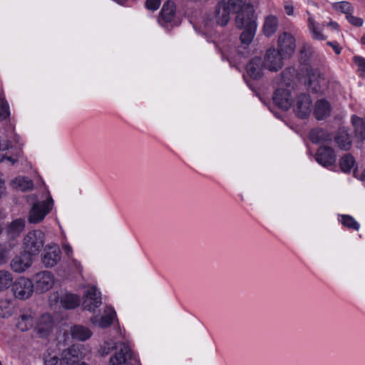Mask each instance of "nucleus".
Instances as JSON below:
<instances>
[{
  "label": "nucleus",
  "mask_w": 365,
  "mask_h": 365,
  "mask_svg": "<svg viewBox=\"0 0 365 365\" xmlns=\"http://www.w3.org/2000/svg\"><path fill=\"white\" fill-rule=\"evenodd\" d=\"M113 350H115V352L109 359L110 365H135L136 359L130 348L123 342L116 343L111 339L106 341L100 346L98 353L104 356Z\"/></svg>",
  "instance_id": "nucleus-1"
},
{
  "label": "nucleus",
  "mask_w": 365,
  "mask_h": 365,
  "mask_svg": "<svg viewBox=\"0 0 365 365\" xmlns=\"http://www.w3.org/2000/svg\"><path fill=\"white\" fill-rule=\"evenodd\" d=\"M53 200L51 197L45 200L34 202L29 211L28 220L30 223H39L52 210Z\"/></svg>",
  "instance_id": "nucleus-2"
},
{
  "label": "nucleus",
  "mask_w": 365,
  "mask_h": 365,
  "mask_svg": "<svg viewBox=\"0 0 365 365\" xmlns=\"http://www.w3.org/2000/svg\"><path fill=\"white\" fill-rule=\"evenodd\" d=\"M44 234L38 230L29 232L24 238V251L31 255H36L44 245Z\"/></svg>",
  "instance_id": "nucleus-3"
},
{
  "label": "nucleus",
  "mask_w": 365,
  "mask_h": 365,
  "mask_svg": "<svg viewBox=\"0 0 365 365\" xmlns=\"http://www.w3.org/2000/svg\"><path fill=\"white\" fill-rule=\"evenodd\" d=\"M11 290L16 298L26 299L34 292V283L29 279L21 277L14 282Z\"/></svg>",
  "instance_id": "nucleus-4"
},
{
  "label": "nucleus",
  "mask_w": 365,
  "mask_h": 365,
  "mask_svg": "<svg viewBox=\"0 0 365 365\" xmlns=\"http://www.w3.org/2000/svg\"><path fill=\"white\" fill-rule=\"evenodd\" d=\"M327 81L324 76L318 69L310 68L307 71L308 89L314 93H321L326 87Z\"/></svg>",
  "instance_id": "nucleus-5"
},
{
  "label": "nucleus",
  "mask_w": 365,
  "mask_h": 365,
  "mask_svg": "<svg viewBox=\"0 0 365 365\" xmlns=\"http://www.w3.org/2000/svg\"><path fill=\"white\" fill-rule=\"evenodd\" d=\"M285 58L274 48H269L264 57V67L271 71H277L283 66Z\"/></svg>",
  "instance_id": "nucleus-6"
},
{
  "label": "nucleus",
  "mask_w": 365,
  "mask_h": 365,
  "mask_svg": "<svg viewBox=\"0 0 365 365\" xmlns=\"http://www.w3.org/2000/svg\"><path fill=\"white\" fill-rule=\"evenodd\" d=\"M277 45V50L284 58H289L296 49L295 38L288 32H284L279 35Z\"/></svg>",
  "instance_id": "nucleus-7"
},
{
  "label": "nucleus",
  "mask_w": 365,
  "mask_h": 365,
  "mask_svg": "<svg viewBox=\"0 0 365 365\" xmlns=\"http://www.w3.org/2000/svg\"><path fill=\"white\" fill-rule=\"evenodd\" d=\"M34 289L36 292L42 293L49 290L53 285L54 277L51 272L43 271L34 277Z\"/></svg>",
  "instance_id": "nucleus-8"
},
{
  "label": "nucleus",
  "mask_w": 365,
  "mask_h": 365,
  "mask_svg": "<svg viewBox=\"0 0 365 365\" xmlns=\"http://www.w3.org/2000/svg\"><path fill=\"white\" fill-rule=\"evenodd\" d=\"M236 14L235 23L238 29L249 27L251 22L257 24L255 11L253 6L250 4L244 6V8Z\"/></svg>",
  "instance_id": "nucleus-9"
},
{
  "label": "nucleus",
  "mask_w": 365,
  "mask_h": 365,
  "mask_svg": "<svg viewBox=\"0 0 365 365\" xmlns=\"http://www.w3.org/2000/svg\"><path fill=\"white\" fill-rule=\"evenodd\" d=\"M312 100L309 94L301 93L297 97L294 110L300 118H306L312 111Z\"/></svg>",
  "instance_id": "nucleus-10"
},
{
  "label": "nucleus",
  "mask_w": 365,
  "mask_h": 365,
  "mask_svg": "<svg viewBox=\"0 0 365 365\" xmlns=\"http://www.w3.org/2000/svg\"><path fill=\"white\" fill-rule=\"evenodd\" d=\"M315 160L325 168L331 167L336 162L334 150L329 146H321L315 154Z\"/></svg>",
  "instance_id": "nucleus-11"
},
{
  "label": "nucleus",
  "mask_w": 365,
  "mask_h": 365,
  "mask_svg": "<svg viewBox=\"0 0 365 365\" xmlns=\"http://www.w3.org/2000/svg\"><path fill=\"white\" fill-rule=\"evenodd\" d=\"M272 99L274 104L283 110H287L292 103L290 91L288 88H279L276 89Z\"/></svg>",
  "instance_id": "nucleus-12"
},
{
  "label": "nucleus",
  "mask_w": 365,
  "mask_h": 365,
  "mask_svg": "<svg viewBox=\"0 0 365 365\" xmlns=\"http://www.w3.org/2000/svg\"><path fill=\"white\" fill-rule=\"evenodd\" d=\"M61 255V252L57 245H48L46 247L45 252L42 255V263L48 268L53 267L60 261Z\"/></svg>",
  "instance_id": "nucleus-13"
},
{
  "label": "nucleus",
  "mask_w": 365,
  "mask_h": 365,
  "mask_svg": "<svg viewBox=\"0 0 365 365\" xmlns=\"http://www.w3.org/2000/svg\"><path fill=\"white\" fill-rule=\"evenodd\" d=\"M83 298V307L88 311H93L101 304V293L95 287L87 289Z\"/></svg>",
  "instance_id": "nucleus-14"
},
{
  "label": "nucleus",
  "mask_w": 365,
  "mask_h": 365,
  "mask_svg": "<svg viewBox=\"0 0 365 365\" xmlns=\"http://www.w3.org/2000/svg\"><path fill=\"white\" fill-rule=\"evenodd\" d=\"M30 254L26 252H21L16 255L11 262V267L16 272H23L31 267L32 259Z\"/></svg>",
  "instance_id": "nucleus-15"
},
{
  "label": "nucleus",
  "mask_w": 365,
  "mask_h": 365,
  "mask_svg": "<svg viewBox=\"0 0 365 365\" xmlns=\"http://www.w3.org/2000/svg\"><path fill=\"white\" fill-rule=\"evenodd\" d=\"M83 357V352L80 348L74 345L63 350L61 353V361L66 364H79Z\"/></svg>",
  "instance_id": "nucleus-16"
},
{
  "label": "nucleus",
  "mask_w": 365,
  "mask_h": 365,
  "mask_svg": "<svg viewBox=\"0 0 365 365\" xmlns=\"http://www.w3.org/2000/svg\"><path fill=\"white\" fill-rule=\"evenodd\" d=\"M53 327V322L52 317L50 314H44L38 320L35 327V331L40 337L44 338L50 334L52 331Z\"/></svg>",
  "instance_id": "nucleus-17"
},
{
  "label": "nucleus",
  "mask_w": 365,
  "mask_h": 365,
  "mask_svg": "<svg viewBox=\"0 0 365 365\" xmlns=\"http://www.w3.org/2000/svg\"><path fill=\"white\" fill-rule=\"evenodd\" d=\"M175 16V5L171 0H168L163 6L158 17V22L163 26H166L168 23H171Z\"/></svg>",
  "instance_id": "nucleus-18"
},
{
  "label": "nucleus",
  "mask_w": 365,
  "mask_h": 365,
  "mask_svg": "<svg viewBox=\"0 0 365 365\" xmlns=\"http://www.w3.org/2000/svg\"><path fill=\"white\" fill-rule=\"evenodd\" d=\"M264 62L258 56L252 58L247 64L246 70L249 76L252 79H259L262 76Z\"/></svg>",
  "instance_id": "nucleus-19"
},
{
  "label": "nucleus",
  "mask_w": 365,
  "mask_h": 365,
  "mask_svg": "<svg viewBox=\"0 0 365 365\" xmlns=\"http://www.w3.org/2000/svg\"><path fill=\"white\" fill-rule=\"evenodd\" d=\"M331 113V105L325 99L318 100L314 108V115L317 120H323L329 116Z\"/></svg>",
  "instance_id": "nucleus-20"
},
{
  "label": "nucleus",
  "mask_w": 365,
  "mask_h": 365,
  "mask_svg": "<svg viewBox=\"0 0 365 365\" xmlns=\"http://www.w3.org/2000/svg\"><path fill=\"white\" fill-rule=\"evenodd\" d=\"M228 7L225 2H220L215 9V19L217 24L225 26L230 21V13Z\"/></svg>",
  "instance_id": "nucleus-21"
},
{
  "label": "nucleus",
  "mask_w": 365,
  "mask_h": 365,
  "mask_svg": "<svg viewBox=\"0 0 365 365\" xmlns=\"http://www.w3.org/2000/svg\"><path fill=\"white\" fill-rule=\"evenodd\" d=\"M334 140L341 150H348L351 146V136L348 133V130L345 128L339 129L334 138Z\"/></svg>",
  "instance_id": "nucleus-22"
},
{
  "label": "nucleus",
  "mask_w": 365,
  "mask_h": 365,
  "mask_svg": "<svg viewBox=\"0 0 365 365\" xmlns=\"http://www.w3.org/2000/svg\"><path fill=\"white\" fill-rule=\"evenodd\" d=\"M70 333L73 339L82 341L88 339L92 335L88 328L78 324L71 327Z\"/></svg>",
  "instance_id": "nucleus-23"
},
{
  "label": "nucleus",
  "mask_w": 365,
  "mask_h": 365,
  "mask_svg": "<svg viewBox=\"0 0 365 365\" xmlns=\"http://www.w3.org/2000/svg\"><path fill=\"white\" fill-rule=\"evenodd\" d=\"M310 140L315 144L328 143L331 140V135L324 129L314 128L309 135Z\"/></svg>",
  "instance_id": "nucleus-24"
},
{
  "label": "nucleus",
  "mask_w": 365,
  "mask_h": 365,
  "mask_svg": "<svg viewBox=\"0 0 365 365\" xmlns=\"http://www.w3.org/2000/svg\"><path fill=\"white\" fill-rule=\"evenodd\" d=\"M34 323V316L31 313H24L20 315L16 327L21 331H26L33 327Z\"/></svg>",
  "instance_id": "nucleus-25"
},
{
  "label": "nucleus",
  "mask_w": 365,
  "mask_h": 365,
  "mask_svg": "<svg viewBox=\"0 0 365 365\" xmlns=\"http://www.w3.org/2000/svg\"><path fill=\"white\" fill-rule=\"evenodd\" d=\"M24 220L23 219H16L8 226L7 234L11 238H15L24 230Z\"/></svg>",
  "instance_id": "nucleus-26"
},
{
  "label": "nucleus",
  "mask_w": 365,
  "mask_h": 365,
  "mask_svg": "<svg viewBox=\"0 0 365 365\" xmlns=\"http://www.w3.org/2000/svg\"><path fill=\"white\" fill-rule=\"evenodd\" d=\"M243 31L240 34V39L241 43L245 45H249L253 40L257 29V24L251 22L249 27L242 28Z\"/></svg>",
  "instance_id": "nucleus-27"
},
{
  "label": "nucleus",
  "mask_w": 365,
  "mask_h": 365,
  "mask_svg": "<svg viewBox=\"0 0 365 365\" xmlns=\"http://www.w3.org/2000/svg\"><path fill=\"white\" fill-rule=\"evenodd\" d=\"M278 27V20L274 16H269L265 19L264 26H263V32L266 36H272Z\"/></svg>",
  "instance_id": "nucleus-28"
},
{
  "label": "nucleus",
  "mask_w": 365,
  "mask_h": 365,
  "mask_svg": "<svg viewBox=\"0 0 365 365\" xmlns=\"http://www.w3.org/2000/svg\"><path fill=\"white\" fill-rule=\"evenodd\" d=\"M351 123L354 128L355 135L357 138L363 140L365 139V123L362 118L353 115Z\"/></svg>",
  "instance_id": "nucleus-29"
},
{
  "label": "nucleus",
  "mask_w": 365,
  "mask_h": 365,
  "mask_svg": "<svg viewBox=\"0 0 365 365\" xmlns=\"http://www.w3.org/2000/svg\"><path fill=\"white\" fill-rule=\"evenodd\" d=\"M13 185L21 191H28L33 189L34 183L28 178L19 177L13 181Z\"/></svg>",
  "instance_id": "nucleus-30"
},
{
  "label": "nucleus",
  "mask_w": 365,
  "mask_h": 365,
  "mask_svg": "<svg viewBox=\"0 0 365 365\" xmlns=\"http://www.w3.org/2000/svg\"><path fill=\"white\" fill-rule=\"evenodd\" d=\"M61 302L66 309H73L79 304V298L72 294H66L61 299Z\"/></svg>",
  "instance_id": "nucleus-31"
},
{
  "label": "nucleus",
  "mask_w": 365,
  "mask_h": 365,
  "mask_svg": "<svg viewBox=\"0 0 365 365\" xmlns=\"http://www.w3.org/2000/svg\"><path fill=\"white\" fill-rule=\"evenodd\" d=\"M355 160L350 154L344 155L339 160V167L341 171L349 172L354 165Z\"/></svg>",
  "instance_id": "nucleus-32"
},
{
  "label": "nucleus",
  "mask_w": 365,
  "mask_h": 365,
  "mask_svg": "<svg viewBox=\"0 0 365 365\" xmlns=\"http://www.w3.org/2000/svg\"><path fill=\"white\" fill-rule=\"evenodd\" d=\"M13 282L11 274L5 270H0V291L8 289Z\"/></svg>",
  "instance_id": "nucleus-33"
},
{
  "label": "nucleus",
  "mask_w": 365,
  "mask_h": 365,
  "mask_svg": "<svg viewBox=\"0 0 365 365\" xmlns=\"http://www.w3.org/2000/svg\"><path fill=\"white\" fill-rule=\"evenodd\" d=\"M333 7L336 11H340L346 14V16L349 15L353 10L352 6L348 1H341L335 3L333 4Z\"/></svg>",
  "instance_id": "nucleus-34"
},
{
  "label": "nucleus",
  "mask_w": 365,
  "mask_h": 365,
  "mask_svg": "<svg viewBox=\"0 0 365 365\" xmlns=\"http://www.w3.org/2000/svg\"><path fill=\"white\" fill-rule=\"evenodd\" d=\"M115 317V312L113 310H110V312L105 315L102 316L98 325L101 328H106L109 327Z\"/></svg>",
  "instance_id": "nucleus-35"
},
{
  "label": "nucleus",
  "mask_w": 365,
  "mask_h": 365,
  "mask_svg": "<svg viewBox=\"0 0 365 365\" xmlns=\"http://www.w3.org/2000/svg\"><path fill=\"white\" fill-rule=\"evenodd\" d=\"M226 5L229 10L237 13L241 11L244 6L247 4H245V0H228Z\"/></svg>",
  "instance_id": "nucleus-36"
},
{
  "label": "nucleus",
  "mask_w": 365,
  "mask_h": 365,
  "mask_svg": "<svg viewBox=\"0 0 365 365\" xmlns=\"http://www.w3.org/2000/svg\"><path fill=\"white\" fill-rule=\"evenodd\" d=\"M341 222L342 225L348 228L358 230L359 228V223L350 215H341Z\"/></svg>",
  "instance_id": "nucleus-37"
},
{
  "label": "nucleus",
  "mask_w": 365,
  "mask_h": 365,
  "mask_svg": "<svg viewBox=\"0 0 365 365\" xmlns=\"http://www.w3.org/2000/svg\"><path fill=\"white\" fill-rule=\"evenodd\" d=\"M312 53V48L307 44H304L299 51V58L303 63H306Z\"/></svg>",
  "instance_id": "nucleus-38"
},
{
  "label": "nucleus",
  "mask_w": 365,
  "mask_h": 365,
  "mask_svg": "<svg viewBox=\"0 0 365 365\" xmlns=\"http://www.w3.org/2000/svg\"><path fill=\"white\" fill-rule=\"evenodd\" d=\"M354 63L358 66V71L361 77L365 74V60L362 57L355 56L353 58Z\"/></svg>",
  "instance_id": "nucleus-39"
},
{
  "label": "nucleus",
  "mask_w": 365,
  "mask_h": 365,
  "mask_svg": "<svg viewBox=\"0 0 365 365\" xmlns=\"http://www.w3.org/2000/svg\"><path fill=\"white\" fill-rule=\"evenodd\" d=\"M10 248L0 245V264H4L7 262L9 258Z\"/></svg>",
  "instance_id": "nucleus-40"
},
{
  "label": "nucleus",
  "mask_w": 365,
  "mask_h": 365,
  "mask_svg": "<svg viewBox=\"0 0 365 365\" xmlns=\"http://www.w3.org/2000/svg\"><path fill=\"white\" fill-rule=\"evenodd\" d=\"M9 115V106L7 103L0 99V120L5 119Z\"/></svg>",
  "instance_id": "nucleus-41"
},
{
  "label": "nucleus",
  "mask_w": 365,
  "mask_h": 365,
  "mask_svg": "<svg viewBox=\"0 0 365 365\" xmlns=\"http://www.w3.org/2000/svg\"><path fill=\"white\" fill-rule=\"evenodd\" d=\"M346 18L349 21V22L354 26L359 27L361 26L364 24L363 19L354 16L353 15H351V13L347 16H346Z\"/></svg>",
  "instance_id": "nucleus-42"
},
{
  "label": "nucleus",
  "mask_w": 365,
  "mask_h": 365,
  "mask_svg": "<svg viewBox=\"0 0 365 365\" xmlns=\"http://www.w3.org/2000/svg\"><path fill=\"white\" fill-rule=\"evenodd\" d=\"M292 76L289 70L284 71L282 73V84L289 86L292 81Z\"/></svg>",
  "instance_id": "nucleus-43"
},
{
  "label": "nucleus",
  "mask_w": 365,
  "mask_h": 365,
  "mask_svg": "<svg viewBox=\"0 0 365 365\" xmlns=\"http://www.w3.org/2000/svg\"><path fill=\"white\" fill-rule=\"evenodd\" d=\"M145 5L150 10H157L160 5V0H146Z\"/></svg>",
  "instance_id": "nucleus-44"
},
{
  "label": "nucleus",
  "mask_w": 365,
  "mask_h": 365,
  "mask_svg": "<svg viewBox=\"0 0 365 365\" xmlns=\"http://www.w3.org/2000/svg\"><path fill=\"white\" fill-rule=\"evenodd\" d=\"M5 180L3 178V175L0 173V198L5 194Z\"/></svg>",
  "instance_id": "nucleus-45"
},
{
  "label": "nucleus",
  "mask_w": 365,
  "mask_h": 365,
  "mask_svg": "<svg viewBox=\"0 0 365 365\" xmlns=\"http://www.w3.org/2000/svg\"><path fill=\"white\" fill-rule=\"evenodd\" d=\"M311 32L312 33L313 37L315 39H317V40H324V35L319 31H318L317 28H314L312 30H311Z\"/></svg>",
  "instance_id": "nucleus-46"
},
{
  "label": "nucleus",
  "mask_w": 365,
  "mask_h": 365,
  "mask_svg": "<svg viewBox=\"0 0 365 365\" xmlns=\"http://www.w3.org/2000/svg\"><path fill=\"white\" fill-rule=\"evenodd\" d=\"M327 44L333 48L336 54H339L341 53V48L339 46V44L336 42L329 41L327 43Z\"/></svg>",
  "instance_id": "nucleus-47"
},
{
  "label": "nucleus",
  "mask_w": 365,
  "mask_h": 365,
  "mask_svg": "<svg viewBox=\"0 0 365 365\" xmlns=\"http://www.w3.org/2000/svg\"><path fill=\"white\" fill-rule=\"evenodd\" d=\"M4 160H6L8 161H10L12 165H14L15 163V162L16 161V160L13 159L11 157H5V156H4L1 158H0V163H2Z\"/></svg>",
  "instance_id": "nucleus-48"
},
{
  "label": "nucleus",
  "mask_w": 365,
  "mask_h": 365,
  "mask_svg": "<svg viewBox=\"0 0 365 365\" xmlns=\"http://www.w3.org/2000/svg\"><path fill=\"white\" fill-rule=\"evenodd\" d=\"M284 9L287 15L291 16L293 14V8L292 6H285Z\"/></svg>",
  "instance_id": "nucleus-49"
},
{
  "label": "nucleus",
  "mask_w": 365,
  "mask_h": 365,
  "mask_svg": "<svg viewBox=\"0 0 365 365\" xmlns=\"http://www.w3.org/2000/svg\"><path fill=\"white\" fill-rule=\"evenodd\" d=\"M308 24H309V28L311 30H312L314 28H316L314 25V21L312 18H309L308 19Z\"/></svg>",
  "instance_id": "nucleus-50"
},
{
  "label": "nucleus",
  "mask_w": 365,
  "mask_h": 365,
  "mask_svg": "<svg viewBox=\"0 0 365 365\" xmlns=\"http://www.w3.org/2000/svg\"><path fill=\"white\" fill-rule=\"evenodd\" d=\"M9 145L8 142H6L5 143H0V150H7V149H9Z\"/></svg>",
  "instance_id": "nucleus-51"
},
{
  "label": "nucleus",
  "mask_w": 365,
  "mask_h": 365,
  "mask_svg": "<svg viewBox=\"0 0 365 365\" xmlns=\"http://www.w3.org/2000/svg\"><path fill=\"white\" fill-rule=\"evenodd\" d=\"M328 25L334 29H339V24L336 22L330 21Z\"/></svg>",
  "instance_id": "nucleus-52"
},
{
  "label": "nucleus",
  "mask_w": 365,
  "mask_h": 365,
  "mask_svg": "<svg viewBox=\"0 0 365 365\" xmlns=\"http://www.w3.org/2000/svg\"><path fill=\"white\" fill-rule=\"evenodd\" d=\"M64 249H65V250H66V252L67 255H69L70 252H71V247H70V246H68V245H66V246L64 247Z\"/></svg>",
  "instance_id": "nucleus-53"
},
{
  "label": "nucleus",
  "mask_w": 365,
  "mask_h": 365,
  "mask_svg": "<svg viewBox=\"0 0 365 365\" xmlns=\"http://www.w3.org/2000/svg\"><path fill=\"white\" fill-rule=\"evenodd\" d=\"M364 170L361 173V175H360V179L361 180H364V178H365V173H364Z\"/></svg>",
  "instance_id": "nucleus-54"
},
{
  "label": "nucleus",
  "mask_w": 365,
  "mask_h": 365,
  "mask_svg": "<svg viewBox=\"0 0 365 365\" xmlns=\"http://www.w3.org/2000/svg\"><path fill=\"white\" fill-rule=\"evenodd\" d=\"M361 42L362 44H365V35L361 37Z\"/></svg>",
  "instance_id": "nucleus-55"
},
{
  "label": "nucleus",
  "mask_w": 365,
  "mask_h": 365,
  "mask_svg": "<svg viewBox=\"0 0 365 365\" xmlns=\"http://www.w3.org/2000/svg\"><path fill=\"white\" fill-rule=\"evenodd\" d=\"M354 175L356 177V170H354Z\"/></svg>",
  "instance_id": "nucleus-56"
},
{
  "label": "nucleus",
  "mask_w": 365,
  "mask_h": 365,
  "mask_svg": "<svg viewBox=\"0 0 365 365\" xmlns=\"http://www.w3.org/2000/svg\"><path fill=\"white\" fill-rule=\"evenodd\" d=\"M2 233V228L0 227V235Z\"/></svg>",
  "instance_id": "nucleus-57"
}]
</instances>
